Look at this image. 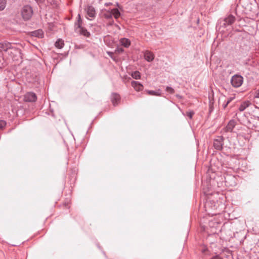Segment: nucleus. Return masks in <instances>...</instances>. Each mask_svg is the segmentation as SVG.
I'll use <instances>...</instances> for the list:
<instances>
[{
    "mask_svg": "<svg viewBox=\"0 0 259 259\" xmlns=\"http://www.w3.org/2000/svg\"><path fill=\"white\" fill-rule=\"evenodd\" d=\"M11 44L9 42L0 43V50L7 51L9 49L11 48Z\"/></svg>",
    "mask_w": 259,
    "mask_h": 259,
    "instance_id": "11",
    "label": "nucleus"
},
{
    "mask_svg": "<svg viewBox=\"0 0 259 259\" xmlns=\"http://www.w3.org/2000/svg\"><path fill=\"white\" fill-rule=\"evenodd\" d=\"M7 0H0V11L3 10L6 6Z\"/></svg>",
    "mask_w": 259,
    "mask_h": 259,
    "instance_id": "18",
    "label": "nucleus"
},
{
    "mask_svg": "<svg viewBox=\"0 0 259 259\" xmlns=\"http://www.w3.org/2000/svg\"><path fill=\"white\" fill-rule=\"evenodd\" d=\"M144 58L148 62H151L154 58V55L149 51H146L144 53Z\"/></svg>",
    "mask_w": 259,
    "mask_h": 259,
    "instance_id": "8",
    "label": "nucleus"
},
{
    "mask_svg": "<svg viewBox=\"0 0 259 259\" xmlns=\"http://www.w3.org/2000/svg\"><path fill=\"white\" fill-rule=\"evenodd\" d=\"M255 98H259V90L257 91L256 93H255Z\"/></svg>",
    "mask_w": 259,
    "mask_h": 259,
    "instance_id": "24",
    "label": "nucleus"
},
{
    "mask_svg": "<svg viewBox=\"0 0 259 259\" xmlns=\"http://www.w3.org/2000/svg\"><path fill=\"white\" fill-rule=\"evenodd\" d=\"M177 97H179H179H180V96L179 95H177Z\"/></svg>",
    "mask_w": 259,
    "mask_h": 259,
    "instance_id": "30",
    "label": "nucleus"
},
{
    "mask_svg": "<svg viewBox=\"0 0 259 259\" xmlns=\"http://www.w3.org/2000/svg\"><path fill=\"white\" fill-rule=\"evenodd\" d=\"M116 51L118 52V53H121L123 51V50L122 48H119V49H118L117 50H116Z\"/></svg>",
    "mask_w": 259,
    "mask_h": 259,
    "instance_id": "26",
    "label": "nucleus"
},
{
    "mask_svg": "<svg viewBox=\"0 0 259 259\" xmlns=\"http://www.w3.org/2000/svg\"><path fill=\"white\" fill-rule=\"evenodd\" d=\"M228 104H228V102H227L225 104H224L223 105V107H224V108H225L227 106V105H228Z\"/></svg>",
    "mask_w": 259,
    "mask_h": 259,
    "instance_id": "27",
    "label": "nucleus"
},
{
    "mask_svg": "<svg viewBox=\"0 0 259 259\" xmlns=\"http://www.w3.org/2000/svg\"><path fill=\"white\" fill-rule=\"evenodd\" d=\"M250 105V103L249 101H246L241 104L240 106L239 110L240 111H244L247 107Z\"/></svg>",
    "mask_w": 259,
    "mask_h": 259,
    "instance_id": "15",
    "label": "nucleus"
},
{
    "mask_svg": "<svg viewBox=\"0 0 259 259\" xmlns=\"http://www.w3.org/2000/svg\"><path fill=\"white\" fill-rule=\"evenodd\" d=\"M33 36L41 37L43 36V32L41 30L38 29L31 32Z\"/></svg>",
    "mask_w": 259,
    "mask_h": 259,
    "instance_id": "14",
    "label": "nucleus"
},
{
    "mask_svg": "<svg viewBox=\"0 0 259 259\" xmlns=\"http://www.w3.org/2000/svg\"><path fill=\"white\" fill-rule=\"evenodd\" d=\"M233 98H230L227 102H228V104L233 100Z\"/></svg>",
    "mask_w": 259,
    "mask_h": 259,
    "instance_id": "28",
    "label": "nucleus"
},
{
    "mask_svg": "<svg viewBox=\"0 0 259 259\" xmlns=\"http://www.w3.org/2000/svg\"><path fill=\"white\" fill-rule=\"evenodd\" d=\"M193 114H194V112H187V116L190 118H191L192 117Z\"/></svg>",
    "mask_w": 259,
    "mask_h": 259,
    "instance_id": "23",
    "label": "nucleus"
},
{
    "mask_svg": "<svg viewBox=\"0 0 259 259\" xmlns=\"http://www.w3.org/2000/svg\"><path fill=\"white\" fill-rule=\"evenodd\" d=\"M78 20L77 23L75 24V31L76 33L82 34L85 36H89L90 33L87 31V29L81 27V20L79 14L78 15Z\"/></svg>",
    "mask_w": 259,
    "mask_h": 259,
    "instance_id": "2",
    "label": "nucleus"
},
{
    "mask_svg": "<svg viewBox=\"0 0 259 259\" xmlns=\"http://www.w3.org/2000/svg\"><path fill=\"white\" fill-rule=\"evenodd\" d=\"M166 91L168 92H169L171 94H173L175 92L174 90L172 88L169 87H166Z\"/></svg>",
    "mask_w": 259,
    "mask_h": 259,
    "instance_id": "22",
    "label": "nucleus"
},
{
    "mask_svg": "<svg viewBox=\"0 0 259 259\" xmlns=\"http://www.w3.org/2000/svg\"><path fill=\"white\" fill-rule=\"evenodd\" d=\"M243 81V77L240 75H234L232 77L231 83L235 88H238L241 85Z\"/></svg>",
    "mask_w": 259,
    "mask_h": 259,
    "instance_id": "4",
    "label": "nucleus"
},
{
    "mask_svg": "<svg viewBox=\"0 0 259 259\" xmlns=\"http://www.w3.org/2000/svg\"><path fill=\"white\" fill-rule=\"evenodd\" d=\"M33 15V10L29 5L24 6L21 10V15L24 20H29Z\"/></svg>",
    "mask_w": 259,
    "mask_h": 259,
    "instance_id": "1",
    "label": "nucleus"
},
{
    "mask_svg": "<svg viewBox=\"0 0 259 259\" xmlns=\"http://www.w3.org/2000/svg\"><path fill=\"white\" fill-rule=\"evenodd\" d=\"M235 17L232 15H230L228 16V17L226 18L225 19H224V25H231L232 23H234V22L235 21Z\"/></svg>",
    "mask_w": 259,
    "mask_h": 259,
    "instance_id": "10",
    "label": "nucleus"
},
{
    "mask_svg": "<svg viewBox=\"0 0 259 259\" xmlns=\"http://www.w3.org/2000/svg\"><path fill=\"white\" fill-rule=\"evenodd\" d=\"M132 86L137 91H140L143 90V86L138 81H133L131 83Z\"/></svg>",
    "mask_w": 259,
    "mask_h": 259,
    "instance_id": "9",
    "label": "nucleus"
},
{
    "mask_svg": "<svg viewBox=\"0 0 259 259\" xmlns=\"http://www.w3.org/2000/svg\"><path fill=\"white\" fill-rule=\"evenodd\" d=\"M6 125V122L4 120L0 121V130L3 129Z\"/></svg>",
    "mask_w": 259,
    "mask_h": 259,
    "instance_id": "21",
    "label": "nucleus"
},
{
    "mask_svg": "<svg viewBox=\"0 0 259 259\" xmlns=\"http://www.w3.org/2000/svg\"><path fill=\"white\" fill-rule=\"evenodd\" d=\"M235 124L236 122L234 120H232L230 121L226 127V131L227 132H232Z\"/></svg>",
    "mask_w": 259,
    "mask_h": 259,
    "instance_id": "13",
    "label": "nucleus"
},
{
    "mask_svg": "<svg viewBox=\"0 0 259 259\" xmlns=\"http://www.w3.org/2000/svg\"><path fill=\"white\" fill-rule=\"evenodd\" d=\"M35 1L37 2H40V3H43L45 0H35Z\"/></svg>",
    "mask_w": 259,
    "mask_h": 259,
    "instance_id": "29",
    "label": "nucleus"
},
{
    "mask_svg": "<svg viewBox=\"0 0 259 259\" xmlns=\"http://www.w3.org/2000/svg\"><path fill=\"white\" fill-rule=\"evenodd\" d=\"M132 77L136 79H139L140 78V73L139 71H135L132 74Z\"/></svg>",
    "mask_w": 259,
    "mask_h": 259,
    "instance_id": "19",
    "label": "nucleus"
},
{
    "mask_svg": "<svg viewBox=\"0 0 259 259\" xmlns=\"http://www.w3.org/2000/svg\"><path fill=\"white\" fill-rule=\"evenodd\" d=\"M104 16L106 19H111L112 16L114 17L115 19L118 18L120 16V13L117 9H113L111 11H107Z\"/></svg>",
    "mask_w": 259,
    "mask_h": 259,
    "instance_id": "3",
    "label": "nucleus"
},
{
    "mask_svg": "<svg viewBox=\"0 0 259 259\" xmlns=\"http://www.w3.org/2000/svg\"><path fill=\"white\" fill-rule=\"evenodd\" d=\"M120 99L119 95L117 94L113 93L111 95V102L113 105L115 106L118 104Z\"/></svg>",
    "mask_w": 259,
    "mask_h": 259,
    "instance_id": "7",
    "label": "nucleus"
},
{
    "mask_svg": "<svg viewBox=\"0 0 259 259\" xmlns=\"http://www.w3.org/2000/svg\"><path fill=\"white\" fill-rule=\"evenodd\" d=\"M24 99L27 102H35L36 100V96L34 93H28L25 95Z\"/></svg>",
    "mask_w": 259,
    "mask_h": 259,
    "instance_id": "5",
    "label": "nucleus"
},
{
    "mask_svg": "<svg viewBox=\"0 0 259 259\" xmlns=\"http://www.w3.org/2000/svg\"><path fill=\"white\" fill-rule=\"evenodd\" d=\"M55 46L59 49L62 48L64 46V41L61 39H59L55 43Z\"/></svg>",
    "mask_w": 259,
    "mask_h": 259,
    "instance_id": "17",
    "label": "nucleus"
},
{
    "mask_svg": "<svg viewBox=\"0 0 259 259\" xmlns=\"http://www.w3.org/2000/svg\"><path fill=\"white\" fill-rule=\"evenodd\" d=\"M147 92L150 95L160 96V94L153 91H148Z\"/></svg>",
    "mask_w": 259,
    "mask_h": 259,
    "instance_id": "20",
    "label": "nucleus"
},
{
    "mask_svg": "<svg viewBox=\"0 0 259 259\" xmlns=\"http://www.w3.org/2000/svg\"><path fill=\"white\" fill-rule=\"evenodd\" d=\"M214 147L217 150H221L223 146V138L220 137L219 139L214 141Z\"/></svg>",
    "mask_w": 259,
    "mask_h": 259,
    "instance_id": "6",
    "label": "nucleus"
},
{
    "mask_svg": "<svg viewBox=\"0 0 259 259\" xmlns=\"http://www.w3.org/2000/svg\"><path fill=\"white\" fill-rule=\"evenodd\" d=\"M211 259H222L219 255H215L211 258Z\"/></svg>",
    "mask_w": 259,
    "mask_h": 259,
    "instance_id": "25",
    "label": "nucleus"
},
{
    "mask_svg": "<svg viewBox=\"0 0 259 259\" xmlns=\"http://www.w3.org/2000/svg\"><path fill=\"white\" fill-rule=\"evenodd\" d=\"M87 15L90 17H94L95 16V9L92 6H88L85 9Z\"/></svg>",
    "mask_w": 259,
    "mask_h": 259,
    "instance_id": "12",
    "label": "nucleus"
},
{
    "mask_svg": "<svg viewBox=\"0 0 259 259\" xmlns=\"http://www.w3.org/2000/svg\"><path fill=\"white\" fill-rule=\"evenodd\" d=\"M120 42L122 46L125 47H128L131 44L130 41L125 38H123L120 39Z\"/></svg>",
    "mask_w": 259,
    "mask_h": 259,
    "instance_id": "16",
    "label": "nucleus"
}]
</instances>
